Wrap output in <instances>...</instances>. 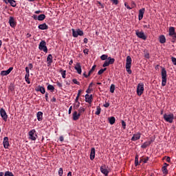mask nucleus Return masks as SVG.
<instances>
[{
  "label": "nucleus",
  "instance_id": "40",
  "mask_svg": "<svg viewBox=\"0 0 176 176\" xmlns=\"http://www.w3.org/2000/svg\"><path fill=\"white\" fill-rule=\"evenodd\" d=\"M138 159H139L138 155H136L135 157V166H138V163H139Z\"/></svg>",
  "mask_w": 176,
  "mask_h": 176
},
{
  "label": "nucleus",
  "instance_id": "6",
  "mask_svg": "<svg viewBox=\"0 0 176 176\" xmlns=\"http://www.w3.org/2000/svg\"><path fill=\"white\" fill-rule=\"evenodd\" d=\"M36 131L35 129H32L29 131V138L32 140V141H35L36 140Z\"/></svg>",
  "mask_w": 176,
  "mask_h": 176
},
{
  "label": "nucleus",
  "instance_id": "7",
  "mask_svg": "<svg viewBox=\"0 0 176 176\" xmlns=\"http://www.w3.org/2000/svg\"><path fill=\"white\" fill-rule=\"evenodd\" d=\"M0 115L3 120H4V122L8 121V114L6 113V111L3 108L0 109Z\"/></svg>",
  "mask_w": 176,
  "mask_h": 176
},
{
  "label": "nucleus",
  "instance_id": "13",
  "mask_svg": "<svg viewBox=\"0 0 176 176\" xmlns=\"http://www.w3.org/2000/svg\"><path fill=\"white\" fill-rule=\"evenodd\" d=\"M140 138H141V133H137L135 134H133L131 140H132V141H138V140H140Z\"/></svg>",
  "mask_w": 176,
  "mask_h": 176
},
{
  "label": "nucleus",
  "instance_id": "30",
  "mask_svg": "<svg viewBox=\"0 0 176 176\" xmlns=\"http://www.w3.org/2000/svg\"><path fill=\"white\" fill-rule=\"evenodd\" d=\"M96 67H97L96 65H94L92 67H91V70L89 72V73H88V76H90V75H91V74L92 73H94V71H96Z\"/></svg>",
  "mask_w": 176,
  "mask_h": 176
},
{
  "label": "nucleus",
  "instance_id": "57",
  "mask_svg": "<svg viewBox=\"0 0 176 176\" xmlns=\"http://www.w3.org/2000/svg\"><path fill=\"white\" fill-rule=\"evenodd\" d=\"M72 112V106H71L69 108V111H68V113L69 115H71V113Z\"/></svg>",
  "mask_w": 176,
  "mask_h": 176
},
{
  "label": "nucleus",
  "instance_id": "17",
  "mask_svg": "<svg viewBox=\"0 0 176 176\" xmlns=\"http://www.w3.org/2000/svg\"><path fill=\"white\" fill-rule=\"evenodd\" d=\"M96 157V148L94 147L91 148L90 153V159L91 160H94Z\"/></svg>",
  "mask_w": 176,
  "mask_h": 176
},
{
  "label": "nucleus",
  "instance_id": "25",
  "mask_svg": "<svg viewBox=\"0 0 176 176\" xmlns=\"http://www.w3.org/2000/svg\"><path fill=\"white\" fill-rule=\"evenodd\" d=\"M133 60H131V57L130 56H128L126 57V66H130L131 67V63Z\"/></svg>",
  "mask_w": 176,
  "mask_h": 176
},
{
  "label": "nucleus",
  "instance_id": "59",
  "mask_svg": "<svg viewBox=\"0 0 176 176\" xmlns=\"http://www.w3.org/2000/svg\"><path fill=\"white\" fill-rule=\"evenodd\" d=\"M28 78H30V73H26L25 76V79H28Z\"/></svg>",
  "mask_w": 176,
  "mask_h": 176
},
{
  "label": "nucleus",
  "instance_id": "29",
  "mask_svg": "<svg viewBox=\"0 0 176 176\" xmlns=\"http://www.w3.org/2000/svg\"><path fill=\"white\" fill-rule=\"evenodd\" d=\"M85 111H86V109L84 108V107H80L79 109H78V115H82L83 113V112H85Z\"/></svg>",
  "mask_w": 176,
  "mask_h": 176
},
{
  "label": "nucleus",
  "instance_id": "31",
  "mask_svg": "<svg viewBox=\"0 0 176 176\" xmlns=\"http://www.w3.org/2000/svg\"><path fill=\"white\" fill-rule=\"evenodd\" d=\"M47 89V90H50V91H52V93H53V91H54V86H53L52 85H48Z\"/></svg>",
  "mask_w": 176,
  "mask_h": 176
},
{
  "label": "nucleus",
  "instance_id": "54",
  "mask_svg": "<svg viewBox=\"0 0 176 176\" xmlns=\"http://www.w3.org/2000/svg\"><path fill=\"white\" fill-rule=\"evenodd\" d=\"M83 53L85 54H89V49H85L83 50Z\"/></svg>",
  "mask_w": 176,
  "mask_h": 176
},
{
  "label": "nucleus",
  "instance_id": "45",
  "mask_svg": "<svg viewBox=\"0 0 176 176\" xmlns=\"http://www.w3.org/2000/svg\"><path fill=\"white\" fill-rule=\"evenodd\" d=\"M171 61H172L173 65H176V58L175 57L172 56Z\"/></svg>",
  "mask_w": 176,
  "mask_h": 176
},
{
  "label": "nucleus",
  "instance_id": "41",
  "mask_svg": "<svg viewBox=\"0 0 176 176\" xmlns=\"http://www.w3.org/2000/svg\"><path fill=\"white\" fill-rule=\"evenodd\" d=\"M1 76H6L9 75V74L8 73V71L6 70V71H1Z\"/></svg>",
  "mask_w": 176,
  "mask_h": 176
},
{
  "label": "nucleus",
  "instance_id": "47",
  "mask_svg": "<svg viewBox=\"0 0 176 176\" xmlns=\"http://www.w3.org/2000/svg\"><path fill=\"white\" fill-rule=\"evenodd\" d=\"M72 82L73 83H74V85H80V82H79L78 80H76V78L73 79Z\"/></svg>",
  "mask_w": 176,
  "mask_h": 176
},
{
  "label": "nucleus",
  "instance_id": "62",
  "mask_svg": "<svg viewBox=\"0 0 176 176\" xmlns=\"http://www.w3.org/2000/svg\"><path fill=\"white\" fill-rule=\"evenodd\" d=\"M32 18L34 19V20H38V16L36 14H34L32 16Z\"/></svg>",
  "mask_w": 176,
  "mask_h": 176
},
{
  "label": "nucleus",
  "instance_id": "34",
  "mask_svg": "<svg viewBox=\"0 0 176 176\" xmlns=\"http://www.w3.org/2000/svg\"><path fill=\"white\" fill-rule=\"evenodd\" d=\"M4 176H14V175L13 174V173L8 170L5 172Z\"/></svg>",
  "mask_w": 176,
  "mask_h": 176
},
{
  "label": "nucleus",
  "instance_id": "11",
  "mask_svg": "<svg viewBox=\"0 0 176 176\" xmlns=\"http://www.w3.org/2000/svg\"><path fill=\"white\" fill-rule=\"evenodd\" d=\"M169 35L170 36H173V39H176L175 28L174 27L169 28Z\"/></svg>",
  "mask_w": 176,
  "mask_h": 176
},
{
  "label": "nucleus",
  "instance_id": "63",
  "mask_svg": "<svg viewBox=\"0 0 176 176\" xmlns=\"http://www.w3.org/2000/svg\"><path fill=\"white\" fill-rule=\"evenodd\" d=\"M25 72H26V74H30V68L28 67H25Z\"/></svg>",
  "mask_w": 176,
  "mask_h": 176
},
{
  "label": "nucleus",
  "instance_id": "35",
  "mask_svg": "<svg viewBox=\"0 0 176 176\" xmlns=\"http://www.w3.org/2000/svg\"><path fill=\"white\" fill-rule=\"evenodd\" d=\"M105 71H107V67L100 69L98 72V75H102V74H104V72H105Z\"/></svg>",
  "mask_w": 176,
  "mask_h": 176
},
{
  "label": "nucleus",
  "instance_id": "3",
  "mask_svg": "<svg viewBox=\"0 0 176 176\" xmlns=\"http://www.w3.org/2000/svg\"><path fill=\"white\" fill-rule=\"evenodd\" d=\"M39 50H43L45 53H47V47L46 46V41H41L38 45Z\"/></svg>",
  "mask_w": 176,
  "mask_h": 176
},
{
  "label": "nucleus",
  "instance_id": "46",
  "mask_svg": "<svg viewBox=\"0 0 176 176\" xmlns=\"http://www.w3.org/2000/svg\"><path fill=\"white\" fill-rule=\"evenodd\" d=\"M109 65H111L109 63L108 60H106L102 65V67H109Z\"/></svg>",
  "mask_w": 176,
  "mask_h": 176
},
{
  "label": "nucleus",
  "instance_id": "38",
  "mask_svg": "<svg viewBox=\"0 0 176 176\" xmlns=\"http://www.w3.org/2000/svg\"><path fill=\"white\" fill-rule=\"evenodd\" d=\"M60 72H61L62 78H63V79H65L67 71L61 69Z\"/></svg>",
  "mask_w": 176,
  "mask_h": 176
},
{
  "label": "nucleus",
  "instance_id": "52",
  "mask_svg": "<svg viewBox=\"0 0 176 176\" xmlns=\"http://www.w3.org/2000/svg\"><path fill=\"white\" fill-rule=\"evenodd\" d=\"M143 162L144 163H147L148 162V160H149V157H146L145 158L143 159Z\"/></svg>",
  "mask_w": 176,
  "mask_h": 176
},
{
  "label": "nucleus",
  "instance_id": "10",
  "mask_svg": "<svg viewBox=\"0 0 176 176\" xmlns=\"http://www.w3.org/2000/svg\"><path fill=\"white\" fill-rule=\"evenodd\" d=\"M3 147L5 148V149H8V148H9V146L10 145L9 144V138L5 137L3 138Z\"/></svg>",
  "mask_w": 176,
  "mask_h": 176
},
{
  "label": "nucleus",
  "instance_id": "21",
  "mask_svg": "<svg viewBox=\"0 0 176 176\" xmlns=\"http://www.w3.org/2000/svg\"><path fill=\"white\" fill-rule=\"evenodd\" d=\"M100 171L102 174H104L105 176H108V174H109V171H108V169L104 168V166L100 167Z\"/></svg>",
  "mask_w": 176,
  "mask_h": 176
},
{
  "label": "nucleus",
  "instance_id": "24",
  "mask_svg": "<svg viewBox=\"0 0 176 176\" xmlns=\"http://www.w3.org/2000/svg\"><path fill=\"white\" fill-rule=\"evenodd\" d=\"M39 30H49V26L46 23H43L38 25Z\"/></svg>",
  "mask_w": 176,
  "mask_h": 176
},
{
  "label": "nucleus",
  "instance_id": "4",
  "mask_svg": "<svg viewBox=\"0 0 176 176\" xmlns=\"http://www.w3.org/2000/svg\"><path fill=\"white\" fill-rule=\"evenodd\" d=\"M164 120H166V122H168V123H173V120H174V114H164Z\"/></svg>",
  "mask_w": 176,
  "mask_h": 176
},
{
  "label": "nucleus",
  "instance_id": "33",
  "mask_svg": "<svg viewBox=\"0 0 176 176\" xmlns=\"http://www.w3.org/2000/svg\"><path fill=\"white\" fill-rule=\"evenodd\" d=\"M162 172H163V174H165V175H167V174H168V170H167V167L163 166Z\"/></svg>",
  "mask_w": 176,
  "mask_h": 176
},
{
  "label": "nucleus",
  "instance_id": "16",
  "mask_svg": "<svg viewBox=\"0 0 176 176\" xmlns=\"http://www.w3.org/2000/svg\"><path fill=\"white\" fill-rule=\"evenodd\" d=\"M145 13V8H142L139 10L138 19L141 21L144 18V14Z\"/></svg>",
  "mask_w": 176,
  "mask_h": 176
},
{
  "label": "nucleus",
  "instance_id": "55",
  "mask_svg": "<svg viewBox=\"0 0 176 176\" xmlns=\"http://www.w3.org/2000/svg\"><path fill=\"white\" fill-rule=\"evenodd\" d=\"M12 71H13V67H10L8 70L7 72L9 74H10V72H12Z\"/></svg>",
  "mask_w": 176,
  "mask_h": 176
},
{
  "label": "nucleus",
  "instance_id": "5",
  "mask_svg": "<svg viewBox=\"0 0 176 176\" xmlns=\"http://www.w3.org/2000/svg\"><path fill=\"white\" fill-rule=\"evenodd\" d=\"M144 83L140 82L138 85L137 87V94L138 96H142V94L144 93Z\"/></svg>",
  "mask_w": 176,
  "mask_h": 176
},
{
  "label": "nucleus",
  "instance_id": "51",
  "mask_svg": "<svg viewBox=\"0 0 176 176\" xmlns=\"http://www.w3.org/2000/svg\"><path fill=\"white\" fill-rule=\"evenodd\" d=\"M114 5H118L119 3V1L118 0H110Z\"/></svg>",
  "mask_w": 176,
  "mask_h": 176
},
{
  "label": "nucleus",
  "instance_id": "43",
  "mask_svg": "<svg viewBox=\"0 0 176 176\" xmlns=\"http://www.w3.org/2000/svg\"><path fill=\"white\" fill-rule=\"evenodd\" d=\"M79 107H80V102H76V103L74 104V108H76V109H78V108H79Z\"/></svg>",
  "mask_w": 176,
  "mask_h": 176
},
{
  "label": "nucleus",
  "instance_id": "64",
  "mask_svg": "<svg viewBox=\"0 0 176 176\" xmlns=\"http://www.w3.org/2000/svg\"><path fill=\"white\" fill-rule=\"evenodd\" d=\"M28 65H29L30 69H32V68H34V65H32V63H30Z\"/></svg>",
  "mask_w": 176,
  "mask_h": 176
},
{
  "label": "nucleus",
  "instance_id": "50",
  "mask_svg": "<svg viewBox=\"0 0 176 176\" xmlns=\"http://www.w3.org/2000/svg\"><path fill=\"white\" fill-rule=\"evenodd\" d=\"M45 100L47 102H49V93L47 92L45 93Z\"/></svg>",
  "mask_w": 176,
  "mask_h": 176
},
{
  "label": "nucleus",
  "instance_id": "14",
  "mask_svg": "<svg viewBox=\"0 0 176 176\" xmlns=\"http://www.w3.org/2000/svg\"><path fill=\"white\" fill-rule=\"evenodd\" d=\"M74 69H76L77 73L79 75L82 74V66H80V64L79 63H76V66L74 67Z\"/></svg>",
  "mask_w": 176,
  "mask_h": 176
},
{
  "label": "nucleus",
  "instance_id": "2",
  "mask_svg": "<svg viewBox=\"0 0 176 176\" xmlns=\"http://www.w3.org/2000/svg\"><path fill=\"white\" fill-rule=\"evenodd\" d=\"M72 36L74 38H78V36H83V31L80 30V29H72Z\"/></svg>",
  "mask_w": 176,
  "mask_h": 176
},
{
  "label": "nucleus",
  "instance_id": "61",
  "mask_svg": "<svg viewBox=\"0 0 176 176\" xmlns=\"http://www.w3.org/2000/svg\"><path fill=\"white\" fill-rule=\"evenodd\" d=\"M86 93H87V94H90V93H91V89L90 88H88L86 91Z\"/></svg>",
  "mask_w": 176,
  "mask_h": 176
},
{
  "label": "nucleus",
  "instance_id": "53",
  "mask_svg": "<svg viewBox=\"0 0 176 176\" xmlns=\"http://www.w3.org/2000/svg\"><path fill=\"white\" fill-rule=\"evenodd\" d=\"M103 107H104V108H108V107H109V102H105V104H103Z\"/></svg>",
  "mask_w": 176,
  "mask_h": 176
},
{
  "label": "nucleus",
  "instance_id": "9",
  "mask_svg": "<svg viewBox=\"0 0 176 176\" xmlns=\"http://www.w3.org/2000/svg\"><path fill=\"white\" fill-rule=\"evenodd\" d=\"M9 24L12 28H14V27H16L17 23L13 16H10Z\"/></svg>",
  "mask_w": 176,
  "mask_h": 176
},
{
  "label": "nucleus",
  "instance_id": "56",
  "mask_svg": "<svg viewBox=\"0 0 176 176\" xmlns=\"http://www.w3.org/2000/svg\"><path fill=\"white\" fill-rule=\"evenodd\" d=\"M12 71H13V67H10L8 70L7 72L9 74H10V72H12Z\"/></svg>",
  "mask_w": 176,
  "mask_h": 176
},
{
  "label": "nucleus",
  "instance_id": "18",
  "mask_svg": "<svg viewBox=\"0 0 176 176\" xmlns=\"http://www.w3.org/2000/svg\"><path fill=\"white\" fill-rule=\"evenodd\" d=\"M91 100H93V95H89L88 94L85 95V101L89 104H91Z\"/></svg>",
  "mask_w": 176,
  "mask_h": 176
},
{
  "label": "nucleus",
  "instance_id": "32",
  "mask_svg": "<svg viewBox=\"0 0 176 176\" xmlns=\"http://www.w3.org/2000/svg\"><path fill=\"white\" fill-rule=\"evenodd\" d=\"M107 60H109V61H107V62H109V63L110 65H112L115 63V58H113L109 57V58H107Z\"/></svg>",
  "mask_w": 176,
  "mask_h": 176
},
{
  "label": "nucleus",
  "instance_id": "58",
  "mask_svg": "<svg viewBox=\"0 0 176 176\" xmlns=\"http://www.w3.org/2000/svg\"><path fill=\"white\" fill-rule=\"evenodd\" d=\"M145 58H149V53L146 52L144 54Z\"/></svg>",
  "mask_w": 176,
  "mask_h": 176
},
{
  "label": "nucleus",
  "instance_id": "23",
  "mask_svg": "<svg viewBox=\"0 0 176 176\" xmlns=\"http://www.w3.org/2000/svg\"><path fill=\"white\" fill-rule=\"evenodd\" d=\"M80 118V116L79 113H78V111H75L73 113V120H78Z\"/></svg>",
  "mask_w": 176,
  "mask_h": 176
},
{
  "label": "nucleus",
  "instance_id": "48",
  "mask_svg": "<svg viewBox=\"0 0 176 176\" xmlns=\"http://www.w3.org/2000/svg\"><path fill=\"white\" fill-rule=\"evenodd\" d=\"M121 123H122V128L124 130L126 129V122H124V120H122Z\"/></svg>",
  "mask_w": 176,
  "mask_h": 176
},
{
  "label": "nucleus",
  "instance_id": "12",
  "mask_svg": "<svg viewBox=\"0 0 176 176\" xmlns=\"http://www.w3.org/2000/svg\"><path fill=\"white\" fill-rule=\"evenodd\" d=\"M3 2L8 5V3H10V6H12V8H16L17 6V4L16 3V1L14 0H3Z\"/></svg>",
  "mask_w": 176,
  "mask_h": 176
},
{
  "label": "nucleus",
  "instance_id": "39",
  "mask_svg": "<svg viewBox=\"0 0 176 176\" xmlns=\"http://www.w3.org/2000/svg\"><path fill=\"white\" fill-rule=\"evenodd\" d=\"M100 59L102 60L103 61L108 59V55L107 54H102L101 56H100Z\"/></svg>",
  "mask_w": 176,
  "mask_h": 176
},
{
  "label": "nucleus",
  "instance_id": "49",
  "mask_svg": "<svg viewBox=\"0 0 176 176\" xmlns=\"http://www.w3.org/2000/svg\"><path fill=\"white\" fill-rule=\"evenodd\" d=\"M56 85L60 87V89H61V87H63V84L61 82H60L59 81H56Z\"/></svg>",
  "mask_w": 176,
  "mask_h": 176
},
{
  "label": "nucleus",
  "instance_id": "28",
  "mask_svg": "<svg viewBox=\"0 0 176 176\" xmlns=\"http://www.w3.org/2000/svg\"><path fill=\"white\" fill-rule=\"evenodd\" d=\"M109 122L110 124H115V122H116V120L115 119V117H110L109 118Z\"/></svg>",
  "mask_w": 176,
  "mask_h": 176
},
{
  "label": "nucleus",
  "instance_id": "20",
  "mask_svg": "<svg viewBox=\"0 0 176 176\" xmlns=\"http://www.w3.org/2000/svg\"><path fill=\"white\" fill-rule=\"evenodd\" d=\"M36 117L38 122H42L43 119V113L42 111L37 112Z\"/></svg>",
  "mask_w": 176,
  "mask_h": 176
},
{
  "label": "nucleus",
  "instance_id": "42",
  "mask_svg": "<svg viewBox=\"0 0 176 176\" xmlns=\"http://www.w3.org/2000/svg\"><path fill=\"white\" fill-rule=\"evenodd\" d=\"M110 92L115 93V85L112 84L110 87Z\"/></svg>",
  "mask_w": 176,
  "mask_h": 176
},
{
  "label": "nucleus",
  "instance_id": "19",
  "mask_svg": "<svg viewBox=\"0 0 176 176\" xmlns=\"http://www.w3.org/2000/svg\"><path fill=\"white\" fill-rule=\"evenodd\" d=\"M47 66L50 67L52 65V63H53V56L52 54H49L47 58Z\"/></svg>",
  "mask_w": 176,
  "mask_h": 176
},
{
  "label": "nucleus",
  "instance_id": "27",
  "mask_svg": "<svg viewBox=\"0 0 176 176\" xmlns=\"http://www.w3.org/2000/svg\"><path fill=\"white\" fill-rule=\"evenodd\" d=\"M160 43H166V36H164V35L160 36Z\"/></svg>",
  "mask_w": 176,
  "mask_h": 176
},
{
  "label": "nucleus",
  "instance_id": "22",
  "mask_svg": "<svg viewBox=\"0 0 176 176\" xmlns=\"http://www.w3.org/2000/svg\"><path fill=\"white\" fill-rule=\"evenodd\" d=\"M152 142H153V140H151L149 142H145L142 146L141 148H142L143 149H145L147 146H149V145H151V144H152Z\"/></svg>",
  "mask_w": 176,
  "mask_h": 176
},
{
  "label": "nucleus",
  "instance_id": "44",
  "mask_svg": "<svg viewBox=\"0 0 176 176\" xmlns=\"http://www.w3.org/2000/svg\"><path fill=\"white\" fill-rule=\"evenodd\" d=\"M58 173L59 176H63V174L64 173L63 170V168H60Z\"/></svg>",
  "mask_w": 176,
  "mask_h": 176
},
{
  "label": "nucleus",
  "instance_id": "36",
  "mask_svg": "<svg viewBox=\"0 0 176 176\" xmlns=\"http://www.w3.org/2000/svg\"><path fill=\"white\" fill-rule=\"evenodd\" d=\"M100 113H101V107L100 106H98L96 107V111L95 114L100 115Z\"/></svg>",
  "mask_w": 176,
  "mask_h": 176
},
{
  "label": "nucleus",
  "instance_id": "26",
  "mask_svg": "<svg viewBox=\"0 0 176 176\" xmlns=\"http://www.w3.org/2000/svg\"><path fill=\"white\" fill-rule=\"evenodd\" d=\"M45 19H46V15H45V14H41L37 16V20H38V21H43Z\"/></svg>",
  "mask_w": 176,
  "mask_h": 176
},
{
  "label": "nucleus",
  "instance_id": "15",
  "mask_svg": "<svg viewBox=\"0 0 176 176\" xmlns=\"http://www.w3.org/2000/svg\"><path fill=\"white\" fill-rule=\"evenodd\" d=\"M36 91H40V93H41V94H45V93H46V90L45 89V87L38 85L36 88Z\"/></svg>",
  "mask_w": 176,
  "mask_h": 176
},
{
  "label": "nucleus",
  "instance_id": "1",
  "mask_svg": "<svg viewBox=\"0 0 176 176\" xmlns=\"http://www.w3.org/2000/svg\"><path fill=\"white\" fill-rule=\"evenodd\" d=\"M161 76H162V86H166L167 83V71H166V68L162 67L161 71Z\"/></svg>",
  "mask_w": 176,
  "mask_h": 176
},
{
  "label": "nucleus",
  "instance_id": "60",
  "mask_svg": "<svg viewBox=\"0 0 176 176\" xmlns=\"http://www.w3.org/2000/svg\"><path fill=\"white\" fill-rule=\"evenodd\" d=\"M166 162L170 163L171 162V158L170 157H166Z\"/></svg>",
  "mask_w": 176,
  "mask_h": 176
},
{
  "label": "nucleus",
  "instance_id": "8",
  "mask_svg": "<svg viewBox=\"0 0 176 176\" xmlns=\"http://www.w3.org/2000/svg\"><path fill=\"white\" fill-rule=\"evenodd\" d=\"M136 35L138 38H140V39H143V41L146 40V36H145L144 32H139L138 30H136Z\"/></svg>",
  "mask_w": 176,
  "mask_h": 176
},
{
  "label": "nucleus",
  "instance_id": "37",
  "mask_svg": "<svg viewBox=\"0 0 176 176\" xmlns=\"http://www.w3.org/2000/svg\"><path fill=\"white\" fill-rule=\"evenodd\" d=\"M131 68V66H126V72H128L129 75H131V73H132Z\"/></svg>",
  "mask_w": 176,
  "mask_h": 176
}]
</instances>
